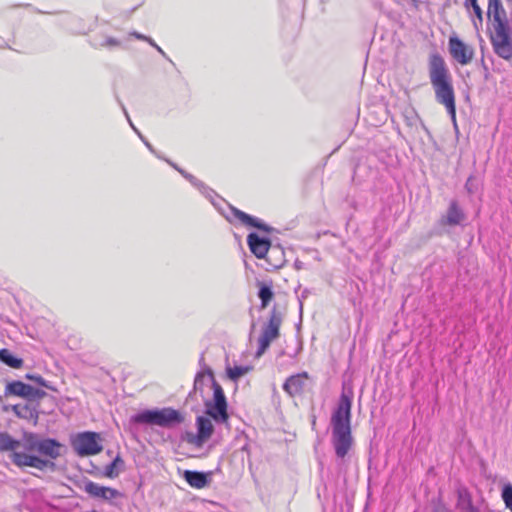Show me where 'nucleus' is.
I'll use <instances>...</instances> for the list:
<instances>
[{"label": "nucleus", "instance_id": "f257e3e1", "mask_svg": "<svg viewBox=\"0 0 512 512\" xmlns=\"http://www.w3.org/2000/svg\"><path fill=\"white\" fill-rule=\"evenodd\" d=\"M428 72L436 101L446 108L452 121L456 123L455 94L452 76L442 56L439 54H432L430 56Z\"/></svg>", "mask_w": 512, "mask_h": 512}, {"label": "nucleus", "instance_id": "f03ea898", "mask_svg": "<svg viewBox=\"0 0 512 512\" xmlns=\"http://www.w3.org/2000/svg\"><path fill=\"white\" fill-rule=\"evenodd\" d=\"M351 407L352 398L342 393L337 407L331 416L332 436L331 441L338 458L343 459L353 444L351 434Z\"/></svg>", "mask_w": 512, "mask_h": 512}, {"label": "nucleus", "instance_id": "7ed1b4c3", "mask_svg": "<svg viewBox=\"0 0 512 512\" xmlns=\"http://www.w3.org/2000/svg\"><path fill=\"white\" fill-rule=\"evenodd\" d=\"M487 16L492 19L491 44L494 52L504 60L512 59V39L507 14L501 0H488Z\"/></svg>", "mask_w": 512, "mask_h": 512}, {"label": "nucleus", "instance_id": "20e7f679", "mask_svg": "<svg viewBox=\"0 0 512 512\" xmlns=\"http://www.w3.org/2000/svg\"><path fill=\"white\" fill-rule=\"evenodd\" d=\"M211 382L213 399L205 402V411L217 423H226L228 420L227 402L222 387L215 381L213 372L209 367L206 371H199L194 379V393L200 392L203 396V387Z\"/></svg>", "mask_w": 512, "mask_h": 512}, {"label": "nucleus", "instance_id": "39448f33", "mask_svg": "<svg viewBox=\"0 0 512 512\" xmlns=\"http://www.w3.org/2000/svg\"><path fill=\"white\" fill-rule=\"evenodd\" d=\"M22 448V441L13 439L8 433L0 432V451H11V461L18 467H32L38 470H44L47 467H54L50 460L43 459L40 456L26 453Z\"/></svg>", "mask_w": 512, "mask_h": 512}, {"label": "nucleus", "instance_id": "423d86ee", "mask_svg": "<svg viewBox=\"0 0 512 512\" xmlns=\"http://www.w3.org/2000/svg\"><path fill=\"white\" fill-rule=\"evenodd\" d=\"M131 420L138 424H149L170 428L183 422L184 418L179 411L166 407L162 409L144 410L134 415Z\"/></svg>", "mask_w": 512, "mask_h": 512}, {"label": "nucleus", "instance_id": "0eeeda50", "mask_svg": "<svg viewBox=\"0 0 512 512\" xmlns=\"http://www.w3.org/2000/svg\"><path fill=\"white\" fill-rule=\"evenodd\" d=\"M22 449L29 454L37 452L50 459H57L61 456L63 445L55 439H42L35 433L25 432L22 438Z\"/></svg>", "mask_w": 512, "mask_h": 512}, {"label": "nucleus", "instance_id": "6e6552de", "mask_svg": "<svg viewBox=\"0 0 512 512\" xmlns=\"http://www.w3.org/2000/svg\"><path fill=\"white\" fill-rule=\"evenodd\" d=\"M282 319L281 312L278 311L276 307H273L268 323L263 327L262 333L259 337L256 356H261L270 346V343L278 338Z\"/></svg>", "mask_w": 512, "mask_h": 512}, {"label": "nucleus", "instance_id": "1a4fd4ad", "mask_svg": "<svg viewBox=\"0 0 512 512\" xmlns=\"http://www.w3.org/2000/svg\"><path fill=\"white\" fill-rule=\"evenodd\" d=\"M72 447L79 456L95 455L102 451L100 436L95 432H82L72 439Z\"/></svg>", "mask_w": 512, "mask_h": 512}, {"label": "nucleus", "instance_id": "9d476101", "mask_svg": "<svg viewBox=\"0 0 512 512\" xmlns=\"http://www.w3.org/2000/svg\"><path fill=\"white\" fill-rule=\"evenodd\" d=\"M79 487L91 498L101 499L109 503H112L114 499L122 497V493L119 490L102 486L88 479L84 480Z\"/></svg>", "mask_w": 512, "mask_h": 512}, {"label": "nucleus", "instance_id": "9b49d317", "mask_svg": "<svg viewBox=\"0 0 512 512\" xmlns=\"http://www.w3.org/2000/svg\"><path fill=\"white\" fill-rule=\"evenodd\" d=\"M197 433L186 432L184 440L196 447H201L212 435L213 425L209 418L205 416H199L196 420Z\"/></svg>", "mask_w": 512, "mask_h": 512}, {"label": "nucleus", "instance_id": "f8f14e48", "mask_svg": "<svg viewBox=\"0 0 512 512\" xmlns=\"http://www.w3.org/2000/svg\"><path fill=\"white\" fill-rule=\"evenodd\" d=\"M221 214L230 222L233 223L234 220L240 221L243 225L255 227L259 230L269 232L271 228L263 223L258 218H255L235 207H232L230 205L227 206V211H223L222 209L218 208Z\"/></svg>", "mask_w": 512, "mask_h": 512}, {"label": "nucleus", "instance_id": "ddd939ff", "mask_svg": "<svg viewBox=\"0 0 512 512\" xmlns=\"http://www.w3.org/2000/svg\"><path fill=\"white\" fill-rule=\"evenodd\" d=\"M448 48L453 59L461 65H467L473 59V48L465 44L457 36H451L449 38Z\"/></svg>", "mask_w": 512, "mask_h": 512}, {"label": "nucleus", "instance_id": "4468645a", "mask_svg": "<svg viewBox=\"0 0 512 512\" xmlns=\"http://www.w3.org/2000/svg\"><path fill=\"white\" fill-rule=\"evenodd\" d=\"M247 243L251 252L258 259L265 258L271 247V243L267 238L260 237L256 233H250L248 235Z\"/></svg>", "mask_w": 512, "mask_h": 512}, {"label": "nucleus", "instance_id": "2eb2a0df", "mask_svg": "<svg viewBox=\"0 0 512 512\" xmlns=\"http://www.w3.org/2000/svg\"><path fill=\"white\" fill-rule=\"evenodd\" d=\"M174 169H176L185 179H187L194 187H196L206 198H208L211 203L218 207L217 203L214 200V191L210 188L206 187L203 182L195 178L192 174L187 173L183 169L179 168L176 164L172 163L170 160H166Z\"/></svg>", "mask_w": 512, "mask_h": 512}, {"label": "nucleus", "instance_id": "dca6fc26", "mask_svg": "<svg viewBox=\"0 0 512 512\" xmlns=\"http://www.w3.org/2000/svg\"><path fill=\"white\" fill-rule=\"evenodd\" d=\"M307 378L306 372L290 376L283 385L284 391L292 397L301 394Z\"/></svg>", "mask_w": 512, "mask_h": 512}, {"label": "nucleus", "instance_id": "f3484780", "mask_svg": "<svg viewBox=\"0 0 512 512\" xmlns=\"http://www.w3.org/2000/svg\"><path fill=\"white\" fill-rule=\"evenodd\" d=\"M208 475L204 472L199 471H191V470H185L183 473L184 479L187 481V483L197 489L204 488L208 485L209 479Z\"/></svg>", "mask_w": 512, "mask_h": 512}, {"label": "nucleus", "instance_id": "a211bd4d", "mask_svg": "<svg viewBox=\"0 0 512 512\" xmlns=\"http://www.w3.org/2000/svg\"><path fill=\"white\" fill-rule=\"evenodd\" d=\"M33 387L21 381H13L7 384L5 388V395H16L30 399Z\"/></svg>", "mask_w": 512, "mask_h": 512}, {"label": "nucleus", "instance_id": "6ab92c4d", "mask_svg": "<svg viewBox=\"0 0 512 512\" xmlns=\"http://www.w3.org/2000/svg\"><path fill=\"white\" fill-rule=\"evenodd\" d=\"M464 218L465 215L462 209L458 206V203L456 201H452L447 210L446 223L449 225H458L464 220Z\"/></svg>", "mask_w": 512, "mask_h": 512}, {"label": "nucleus", "instance_id": "aec40b11", "mask_svg": "<svg viewBox=\"0 0 512 512\" xmlns=\"http://www.w3.org/2000/svg\"><path fill=\"white\" fill-rule=\"evenodd\" d=\"M13 412L19 417L26 420H33L34 424L37 423L38 420V412L35 408L31 407L30 405L24 404H17L12 406Z\"/></svg>", "mask_w": 512, "mask_h": 512}, {"label": "nucleus", "instance_id": "412c9836", "mask_svg": "<svg viewBox=\"0 0 512 512\" xmlns=\"http://www.w3.org/2000/svg\"><path fill=\"white\" fill-rule=\"evenodd\" d=\"M464 7L473 10L475 18L472 20L473 26L476 31H479L483 25V11L478 4L477 0H464Z\"/></svg>", "mask_w": 512, "mask_h": 512}, {"label": "nucleus", "instance_id": "4be33fe9", "mask_svg": "<svg viewBox=\"0 0 512 512\" xmlns=\"http://www.w3.org/2000/svg\"><path fill=\"white\" fill-rule=\"evenodd\" d=\"M124 466V460L117 455L110 464L105 466L104 476L111 479L116 478L124 470Z\"/></svg>", "mask_w": 512, "mask_h": 512}, {"label": "nucleus", "instance_id": "5701e85b", "mask_svg": "<svg viewBox=\"0 0 512 512\" xmlns=\"http://www.w3.org/2000/svg\"><path fill=\"white\" fill-rule=\"evenodd\" d=\"M257 286L259 287L258 297L261 300V308H266L274 296L272 285L264 282H258Z\"/></svg>", "mask_w": 512, "mask_h": 512}, {"label": "nucleus", "instance_id": "b1692460", "mask_svg": "<svg viewBox=\"0 0 512 512\" xmlns=\"http://www.w3.org/2000/svg\"><path fill=\"white\" fill-rule=\"evenodd\" d=\"M0 361L11 368H20L23 364V360L12 355L8 349L0 350Z\"/></svg>", "mask_w": 512, "mask_h": 512}, {"label": "nucleus", "instance_id": "393cba45", "mask_svg": "<svg viewBox=\"0 0 512 512\" xmlns=\"http://www.w3.org/2000/svg\"><path fill=\"white\" fill-rule=\"evenodd\" d=\"M457 506L462 511H467L468 509H471L473 507L472 499L470 494L466 490H459L458 491V502Z\"/></svg>", "mask_w": 512, "mask_h": 512}, {"label": "nucleus", "instance_id": "a878e982", "mask_svg": "<svg viewBox=\"0 0 512 512\" xmlns=\"http://www.w3.org/2000/svg\"><path fill=\"white\" fill-rule=\"evenodd\" d=\"M95 46L98 48L115 49L121 46V41L111 36H103L98 43H95Z\"/></svg>", "mask_w": 512, "mask_h": 512}, {"label": "nucleus", "instance_id": "bb28decb", "mask_svg": "<svg viewBox=\"0 0 512 512\" xmlns=\"http://www.w3.org/2000/svg\"><path fill=\"white\" fill-rule=\"evenodd\" d=\"M249 371L248 367L245 366H234L232 368L227 369L228 377L233 380L237 381L240 377L245 375Z\"/></svg>", "mask_w": 512, "mask_h": 512}, {"label": "nucleus", "instance_id": "cd10ccee", "mask_svg": "<svg viewBox=\"0 0 512 512\" xmlns=\"http://www.w3.org/2000/svg\"><path fill=\"white\" fill-rule=\"evenodd\" d=\"M502 499L506 507L512 512V485L506 484L502 490Z\"/></svg>", "mask_w": 512, "mask_h": 512}, {"label": "nucleus", "instance_id": "c85d7f7f", "mask_svg": "<svg viewBox=\"0 0 512 512\" xmlns=\"http://www.w3.org/2000/svg\"><path fill=\"white\" fill-rule=\"evenodd\" d=\"M26 378L32 380L39 385L51 389V387L46 383V381L39 375L27 374Z\"/></svg>", "mask_w": 512, "mask_h": 512}, {"label": "nucleus", "instance_id": "c756f323", "mask_svg": "<svg viewBox=\"0 0 512 512\" xmlns=\"http://www.w3.org/2000/svg\"><path fill=\"white\" fill-rule=\"evenodd\" d=\"M120 105H121V108H122V110H123V113H124V115H125V117H126V119H127L128 123H129V125L131 126V128L135 131V133L139 136V138H140V139H143V135L141 134V132H140V131H139V130L134 126V124L132 123V121H131V119H130V117H129V114H128V112H127L126 108H125V106H124L122 103H120Z\"/></svg>", "mask_w": 512, "mask_h": 512}, {"label": "nucleus", "instance_id": "7c9ffc66", "mask_svg": "<svg viewBox=\"0 0 512 512\" xmlns=\"http://www.w3.org/2000/svg\"><path fill=\"white\" fill-rule=\"evenodd\" d=\"M30 395V399H40L46 395V393L43 390L37 389L33 387V391Z\"/></svg>", "mask_w": 512, "mask_h": 512}, {"label": "nucleus", "instance_id": "2f4dec72", "mask_svg": "<svg viewBox=\"0 0 512 512\" xmlns=\"http://www.w3.org/2000/svg\"><path fill=\"white\" fill-rule=\"evenodd\" d=\"M131 36L135 37L138 40L145 41L147 39V36L144 34H141L139 32L133 31L130 33Z\"/></svg>", "mask_w": 512, "mask_h": 512}, {"label": "nucleus", "instance_id": "473e14b6", "mask_svg": "<svg viewBox=\"0 0 512 512\" xmlns=\"http://www.w3.org/2000/svg\"><path fill=\"white\" fill-rule=\"evenodd\" d=\"M143 141V143L145 144V146L152 152L154 153L155 155H157V157L161 158L155 151V149L153 148V146L146 140V138L143 137V139H141Z\"/></svg>", "mask_w": 512, "mask_h": 512}, {"label": "nucleus", "instance_id": "72a5a7b5", "mask_svg": "<svg viewBox=\"0 0 512 512\" xmlns=\"http://www.w3.org/2000/svg\"><path fill=\"white\" fill-rule=\"evenodd\" d=\"M472 182H473V177H469L465 184V188L467 189V191L469 193H473Z\"/></svg>", "mask_w": 512, "mask_h": 512}, {"label": "nucleus", "instance_id": "f704fd0d", "mask_svg": "<svg viewBox=\"0 0 512 512\" xmlns=\"http://www.w3.org/2000/svg\"><path fill=\"white\" fill-rule=\"evenodd\" d=\"M199 365L201 366V371H206V367H208V366L205 364L203 355H201V357L199 359Z\"/></svg>", "mask_w": 512, "mask_h": 512}, {"label": "nucleus", "instance_id": "c9c22d12", "mask_svg": "<svg viewBox=\"0 0 512 512\" xmlns=\"http://www.w3.org/2000/svg\"><path fill=\"white\" fill-rule=\"evenodd\" d=\"M145 41L148 42L152 47H157V44L154 42L152 38L147 36V39Z\"/></svg>", "mask_w": 512, "mask_h": 512}, {"label": "nucleus", "instance_id": "e433bc0d", "mask_svg": "<svg viewBox=\"0 0 512 512\" xmlns=\"http://www.w3.org/2000/svg\"><path fill=\"white\" fill-rule=\"evenodd\" d=\"M155 49L165 58H167V55L166 53L162 50V48L160 46L157 45V47H155Z\"/></svg>", "mask_w": 512, "mask_h": 512}, {"label": "nucleus", "instance_id": "4c0bfd02", "mask_svg": "<svg viewBox=\"0 0 512 512\" xmlns=\"http://www.w3.org/2000/svg\"><path fill=\"white\" fill-rule=\"evenodd\" d=\"M465 512H480L479 509L475 506L471 507V509H468L467 511Z\"/></svg>", "mask_w": 512, "mask_h": 512}, {"label": "nucleus", "instance_id": "58836bf2", "mask_svg": "<svg viewBox=\"0 0 512 512\" xmlns=\"http://www.w3.org/2000/svg\"><path fill=\"white\" fill-rule=\"evenodd\" d=\"M303 306V303H302V300H300V309L302 308Z\"/></svg>", "mask_w": 512, "mask_h": 512}, {"label": "nucleus", "instance_id": "ea45409f", "mask_svg": "<svg viewBox=\"0 0 512 512\" xmlns=\"http://www.w3.org/2000/svg\"><path fill=\"white\" fill-rule=\"evenodd\" d=\"M443 512H449V511H447V510H444Z\"/></svg>", "mask_w": 512, "mask_h": 512}]
</instances>
